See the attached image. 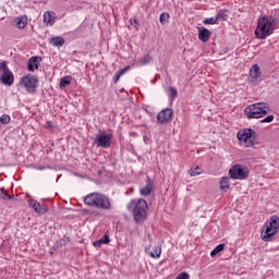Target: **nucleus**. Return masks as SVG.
I'll use <instances>...</instances> for the list:
<instances>
[{
  "label": "nucleus",
  "mask_w": 279,
  "mask_h": 279,
  "mask_svg": "<svg viewBox=\"0 0 279 279\" xmlns=\"http://www.w3.org/2000/svg\"><path fill=\"white\" fill-rule=\"evenodd\" d=\"M278 25V20L271 15L262 16L257 21V27L255 29V36L259 40L269 38Z\"/></svg>",
  "instance_id": "obj_1"
},
{
  "label": "nucleus",
  "mask_w": 279,
  "mask_h": 279,
  "mask_svg": "<svg viewBox=\"0 0 279 279\" xmlns=\"http://www.w3.org/2000/svg\"><path fill=\"white\" fill-rule=\"evenodd\" d=\"M129 210L133 215V219L136 223H143L147 219V210H149V205L147 201L140 198V199H132L128 204Z\"/></svg>",
  "instance_id": "obj_2"
},
{
  "label": "nucleus",
  "mask_w": 279,
  "mask_h": 279,
  "mask_svg": "<svg viewBox=\"0 0 279 279\" xmlns=\"http://www.w3.org/2000/svg\"><path fill=\"white\" fill-rule=\"evenodd\" d=\"M86 206H95L98 210H112L110 197L101 193H90L84 198Z\"/></svg>",
  "instance_id": "obj_3"
},
{
  "label": "nucleus",
  "mask_w": 279,
  "mask_h": 279,
  "mask_svg": "<svg viewBox=\"0 0 279 279\" xmlns=\"http://www.w3.org/2000/svg\"><path fill=\"white\" fill-rule=\"evenodd\" d=\"M271 109L269 108V104L267 102H255L248 105L244 109V114L247 119H263L266 114L269 113Z\"/></svg>",
  "instance_id": "obj_4"
},
{
  "label": "nucleus",
  "mask_w": 279,
  "mask_h": 279,
  "mask_svg": "<svg viewBox=\"0 0 279 279\" xmlns=\"http://www.w3.org/2000/svg\"><path fill=\"white\" fill-rule=\"evenodd\" d=\"M279 232V217L274 215L265 223L264 230L262 231V240L266 243L274 240V236Z\"/></svg>",
  "instance_id": "obj_5"
},
{
  "label": "nucleus",
  "mask_w": 279,
  "mask_h": 279,
  "mask_svg": "<svg viewBox=\"0 0 279 279\" xmlns=\"http://www.w3.org/2000/svg\"><path fill=\"white\" fill-rule=\"evenodd\" d=\"M256 138H258V134L252 129H243L238 133V140L240 143H244L245 147H254Z\"/></svg>",
  "instance_id": "obj_6"
},
{
  "label": "nucleus",
  "mask_w": 279,
  "mask_h": 279,
  "mask_svg": "<svg viewBox=\"0 0 279 279\" xmlns=\"http://www.w3.org/2000/svg\"><path fill=\"white\" fill-rule=\"evenodd\" d=\"M229 175L232 180H247L250 178V169L236 163L229 170Z\"/></svg>",
  "instance_id": "obj_7"
},
{
  "label": "nucleus",
  "mask_w": 279,
  "mask_h": 279,
  "mask_svg": "<svg viewBox=\"0 0 279 279\" xmlns=\"http://www.w3.org/2000/svg\"><path fill=\"white\" fill-rule=\"evenodd\" d=\"M0 82H2L5 86H12L14 84V74L11 72L10 68H8V62L2 61L0 63Z\"/></svg>",
  "instance_id": "obj_8"
},
{
  "label": "nucleus",
  "mask_w": 279,
  "mask_h": 279,
  "mask_svg": "<svg viewBox=\"0 0 279 279\" xmlns=\"http://www.w3.org/2000/svg\"><path fill=\"white\" fill-rule=\"evenodd\" d=\"M20 86H22V88H25L27 93H35L36 86H38V76H35L33 74H27L23 76L20 81Z\"/></svg>",
  "instance_id": "obj_9"
},
{
  "label": "nucleus",
  "mask_w": 279,
  "mask_h": 279,
  "mask_svg": "<svg viewBox=\"0 0 279 279\" xmlns=\"http://www.w3.org/2000/svg\"><path fill=\"white\" fill-rule=\"evenodd\" d=\"M110 141H112V134L100 132L94 140L96 147H102L104 149H108L110 147Z\"/></svg>",
  "instance_id": "obj_10"
},
{
  "label": "nucleus",
  "mask_w": 279,
  "mask_h": 279,
  "mask_svg": "<svg viewBox=\"0 0 279 279\" xmlns=\"http://www.w3.org/2000/svg\"><path fill=\"white\" fill-rule=\"evenodd\" d=\"M28 205L31 206V208H33V210H35V213H37L38 215H45L49 209L45 204H40L38 201L36 199H28Z\"/></svg>",
  "instance_id": "obj_11"
},
{
  "label": "nucleus",
  "mask_w": 279,
  "mask_h": 279,
  "mask_svg": "<svg viewBox=\"0 0 279 279\" xmlns=\"http://www.w3.org/2000/svg\"><path fill=\"white\" fill-rule=\"evenodd\" d=\"M171 117H173V110L166 108L157 114V121L158 123H169Z\"/></svg>",
  "instance_id": "obj_12"
},
{
  "label": "nucleus",
  "mask_w": 279,
  "mask_h": 279,
  "mask_svg": "<svg viewBox=\"0 0 279 279\" xmlns=\"http://www.w3.org/2000/svg\"><path fill=\"white\" fill-rule=\"evenodd\" d=\"M210 36H213V33L208 28L198 27V39H201L202 43H208Z\"/></svg>",
  "instance_id": "obj_13"
},
{
  "label": "nucleus",
  "mask_w": 279,
  "mask_h": 279,
  "mask_svg": "<svg viewBox=\"0 0 279 279\" xmlns=\"http://www.w3.org/2000/svg\"><path fill=\"white\" fill-rule=\"evenodd\" d=\"M40 62H43V58H40V57L29 58L27 70L31 71L32 73H34V71H37L38 64H40Z\"/></svg>",
  "instance_id": "obj_14"
},
{
  "label": "nucleus",
  "mask_w": 279,
  "mask_h": 279,
  "mask_svg": "<svg viewBox=\"0 0 279 279\" xmlns=\"http://www.w3.org/2000/svg\"><path fill=\"white\" fill-rule=\"evenodd\" d=\"M43 19H44V23L46 25L52 26V25L56 24V19H57L56 12H53V11H46L44 13V15H43Z\"/></svg>",
  "instance_id": "obj_15"
},
{
  "label": "nucleus",
  "mask_w": 279,
  "mask_h": 279,
  "mask_svg": "<svg viewBox=\"0 0 279 279\" xmlns=\"http://www.w3.org/2000/svg\"><path fill=\"white\" fill-rule=\"evenodd\" d=\"M14 23L17 29H25V26L27 25V15H20L15 17Z\"/></svg>",
  "instance_id": "obj_16"
},
{
  "label": "nucleus",
  "mask_w": 279,
  "mask_h": 279,
  "mask_svg": "<svg viewBox=\"0 0 279 279\" xmlns=\"http://www.w3.org/2000/svg\"><path fill=\"white\" fill-rule=\"evenodd\" d=\"M151 180H147L146 181V185L140 189V194L142 195V197H147V195H151Z\"/></svg>",
  "instance_id": "obj_17"
},
{
  "label": "nucleus",
  "mask_w": 279,
  "mask_h": 279,
  "mask_svg": "<svg viewBox=\"0 0 279 279\" xmlns=\"http://www.w3.org/2000/svg\"><path fill=\"white\" fill-rule=\"evenodd\" d=\"M108 243H110V235H108V233H105L104 236L98 241H95L93 245L94 247H101V245H108Z\"/></svg>",
  "instance_id": "obj_18"
},
{
  "label": "nucleus",
  "mask_w": 279,
  "mask_h": 279,
  "mask_svg": "<svg viewBox=\"0 0 279 279\" xmlns=\"http://www.w3.org/2000/svg\"><path fill=\"white\" fill-rule=\"evenodd\" d=\"M250 75L253 80H258V77H260V66L253 64L250 69Z\"/></svg>",
  "instance_id": "obj_19"
},
{
  "label": "nucleus",
  "mask_w": 279,
  "mask_h": 279,
  "mask_svg": "<svg viewBox=\"0 0 279 279\" xmlns=\"http://www.w3.org/2000/svg\"><path fill=\"white\" fill-rule=\"evenodd\" d=\"M228 189H230V178L228 177H222L220 179V191H222L223 193H226L228 191Z\"/></svg>",
  "instance_id": "obj_20"
},
{
  "label": "nucleus",
  "mask_w": 279,
  "mask_h": 279,
  "mask_svg": "<svg viewBox=\"0 0 279 279\" xmlns=\"http://www.w3.org/2000/svg\"><path fill=\"white\" fill-rule=\"evenodd\" d=\"M49 44L52 45V47H62L64 45V38L60 36L52 37L50 38Z\"/></svg>",
  "instance_id": "obj_21"
},
{
  "label": "nucleus",
  "mask_w": 279,
  "mask_h": 279,
  "mask_svg": "<svg viewBox=\"0 0 279 279\" xmlns=\"http://www.w3.org/2000/svg\"><path fill=\"white\" fill-rule=\"evenodd\" d=\"M217 21H228V10L222 9L216 14Z\"/></svg>",
  "instance_id": "obj_22"
},
{
  "label": "nucleus",
  "mask_w": 279,
  "mask_h": 279,
  "mask_svg": "<svg viewBox=\"0 0 279 279\" xmlns=\"http://www.w3.org/2000/svg\"><path fill=\"white\" fill-rule=\"evenodd\" d=\"M223 250H226V244H218L210 253L211 258H215V256L223 252Z\"/></svg>",
  "instance_id": "obj_23"
},
{
  "label": "nucleus",
  "mask_w": 279,
  "mask_h": 279,
  "mask_svg": "<svg viewBox=\"0 0 279 279\" xmlns=\"http://www.w3.org/2000/svg\"><path fill=\"white\" fill-rule=\"evenodd\" d=\"M71 80L72 77L70 75L62 77L59 84L60 88H66L71 84Z\"/></svg>",
  "instance_id": "obj_24"
},
{
  "label": "nucleus",
  "mask_w": 279,
  "mask_h": 279,
  "mask_svg": "<svg viewBox=\"0 0 279 279\" xmlns=\"http://www.w3.org/2000/svg\"><path fill=\"white\" fill-rule=\"evenodd\" d=\"M71 242V239L66 235H64L62 239L57 241V245L58 247H62L64 245H69V243Z\"/></svg>",
  "instance_id": "obj_25"
},
{
  "label": "nucleus",
  "mask_w": 279,
  "mask_h": 279,
  "mask_svg": "<svg viewBox=\"0 0 279 279\" xmlns=\"http://www.w3.org/2000/svg\"><path fill=\"white\" fill-rule=\"evenodd\" d=\"M169 19H170L169 13L163 12L159 16V22L161 23V25H167V23H169Z\"/></svg>",
  "instance_id": "obj_26"
},
{
  "label": "nucleus",
  "mask_w": 279,
  "mask_h": 279,
  "mask_svg": "<svg viewBox=\"0 0 279 279\" xmlns=\"http://www.w3.org/2000/svg\"><path fill=\"white\" fill-rule=\"evenodd\" d=\"M162 254V247L155 246L154 252L150 253L151 258H160V255Z\"/></svg>",
  "instance_id": "obj_27"
},
{
  "label": "nucleus",
  "mask_w": 279,
  "mask_h": 279,
  "mask_svg": "<svg viewBox=\"0 0 279 279\" xmlns=\"http://www.w3.org/2000/svg\"><path fill=\"white\" fill-rule=\"evenodd\" d=\"M151 62V56L146 54L140 59L141 66H145L146 64H149Z\"/></svg>",
  "instance_id": "obj_28"
},
{
  "label": "nucleus",
  "mask_w": 279,
  "mask_h": 279,
  "mask_svg": "<svg viewBox=\"0 0 279 279\" xmlns=\"http://www.w3.org/2000/svg\"><path fill=\"white\" fill-rule=\"evenodd\" d=\"M189 174L191 175V178H195V175H202V168L199 167L192 168L189 171Z\"/></svg>",
  "instance_id": "obj_29"
},
{
  "label": "nucleus",
  "mask_w": 279,
  "mask_h": 279,
  "mask_svg": "<svg viewBox=\"0 0 279 279\" xmlns=\"http://www.w3.org/2000/svg\"><path fill=\"white\" fill-rule=\"evenodd\" d=\"M0 193H1L2 199H14V195H9V193L5 192V187H1Z\"/></svg>",
  "instance_id": "obj_30"
},
{
  "label": "nucleus",
  "mask_w": 279,
  "mask_h": 279,
  "mask_svg": "<svg viewBox=\"0 0 279 279\" xmlns=\"http://www.w3.org/2000/svg\"><path fill=\"white\" fill-rule=\"evenodd\" d=\"M217 17H206L203 23L204 25H217Z\"/></svg>",
  "instance_id": "obj_31"
},
{
  "label": "nucleus",
  "mask_w": 279,
  "mask_h": 279,
  "mask_svg": "<svg viewBox=\"0 0 279 279\" xmlns=\"http://www.w3.org/2000/svg\"><path fill=\"white\" fill-rule=\"evenodd\" d=\"M169 95H170V100L175 101V98L178 97V89H175L174 87H170Z\"/></svg>",
  "instance_id": "obj_32"
},
{
  "label": "nucleus",
  "mask_w": 279,
  "mask_h": 279,
  "mask_svg": "<svg viewBox=\"0 0 279 279\" xmlns=\"http://www.w3.org/2000/svg\"><path fill=\"white\" fill-rule=\"evenodd\" d=\"M10 121H11V118L9 114H2L0 118V123H2L3 125H8Z\"/></svg>",
  "instance_id": "obj_33"
},
{
  "label": "nucleus",
  "mask_w": 279,
  "mask_h": 279,
  "mask_svg": "<svg viewBox=\"0 0 279 279\" xmlns=\"http://www.w3.org/2000/svg\"><path fill=\"white\" fill-rule=\"evenodd\" d=\"M274 121V114L267 116L266 118L259 120V123H271Z\"/></svg>",
  "instance_id": "obj_34"
},
{
  "label": "nucleus",
  "mask_w": 279,
  "mask_h": 279,
  "mask_svg": "<svg viewBox=\"0 0 279 279\" xmlns=\"http://www.w3.org/2000/svg\"><path fill=\"white\" fill-rule=\"evenodd\" d=\"M129 70H130V65H126L122 70L118 71V73H119L120 76L125 75V73H128Z\"/></svg>",
  "instance_id": "obj_35"
},
{
  "label": "nucleus",
  "mask_w": 279,
  "mask_h": 279,
  "mask_svg": "<svg viewBox=\"0 0 279 279\" xmlns=\"http://www.w3.org/2000/svg\"><path fill=\"white\" fill-rule=\"evenodd\" d=\"M120 77H121V76H120L119 73L117 72L116 75L113 76V83L117 84V82H119Z\"/></svg>",
  "instance_id": "obj_36"
},
{
  "label": "nucleus",
  "mask_w": 279,
  "mask_h": 279,
  "mask_svg": "<svg viewBox=\"0 0 279 279\" xmlns=\"http://www.w3.org/2000/svg\"><path fill=\"white\" fill-rule=\"evenodd\" d=\"M130 23H131V25H137L138 21L136 19H131Z\"/></svg>",
  "instance_id": "obj_37"
},
{
  "label": "nucleus",
  "mask_w": 279,
  "mask_h": 279,
  "mask_svg": "<svg viewBox=\"0 0 279 279\" xmlns=\"http://www.w3.org/2000/svg\"><path fill=\"white\" fill-rule=\"evenodd\" d=\"M47 128H51V122H47Z\"/></svg>",
  "instance_id": "obj_38"
},
{
  "label": "nucleus",
  "mask_w": 279,
  "mask_h": 279,
  "mask_svg": "<svg viewBox=\"0 0 279 279\" xmlns=\"http://www.w3.org/2000/svg\"><path fill=\"white\" fill-rule=\"evenodd\" d=\"M149 241H151V235H148Z\"/></svg>",
  "instance_id": "obj_39"
}]
</instances>
